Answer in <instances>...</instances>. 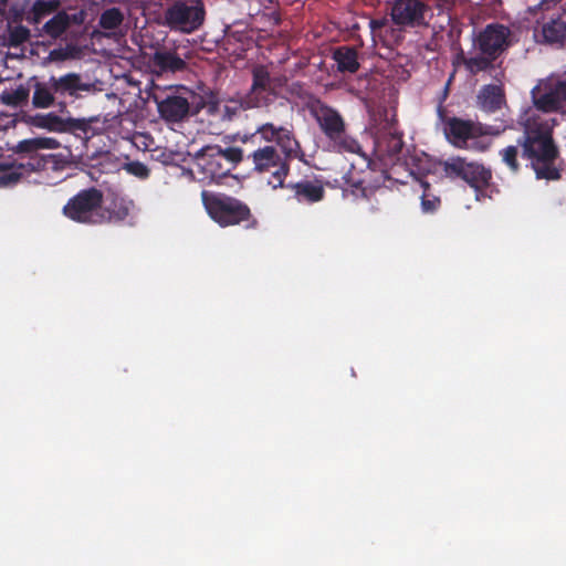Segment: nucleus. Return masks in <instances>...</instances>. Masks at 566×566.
I'll list each match as a JSON object with an SVG mask.
<instances>
[{
	"instance_id": "nucleus-4",
	"label": "nucleus",
	"mask_w": 566,
	"mask_h": 566,
	"mask_svg": "<svg viewBox=\"0 0 566 566\" xmlns=\"http://www.w3.org/2000/svg\"><path fill=\"white\" fill-rule=\"evenodd\" d=\"M254 171L259 174L270 172L272 175L269 185L274 189L282 188L290 171L287 160L276 150L274 146L268 145L254 150L251 156Z\"/></svg>"
},
{
	"instance_id": "nucleus-14",
	"label": "nucleus",
	"mask_w": 566,
	"mask_h": 566,
	"mask_svg": "<svg viewBox=\"0 0 566 566\" xmlns=\"http://www.w3.org/2000/svg\"><path fill=\"white\" fill-rule=\"evenodd\" d=\"M157 108L160 117L168 123H179L185 120L190 114V104L182 96H168L157 102Z\"/></svg>"
},
{
	"instance_id": "nucleus-26",
	"label": "nucleus",
	"mask_w": 566,
	"mask_h": 566,
	"mask_svg": "<svg viewBox=\"0 0 566 566\" xmlns=\"http://www.w3.org/2000/svg\"><path fill=\"white\" fill-rule=\"evenodd\" d=\"M71 24V18L65 12H59L44 24V31L52 38L60 36Z\"/></svg>"
},
{
	"instance_id": "nucleus-5",
	"label": "nucleus",
	"mask_w": 566,
	"mask_h": 566,
	"mask_svg": "<svg viewBox=\"0 0 566 566\" xmlns=\"http://www.w3.org/2000/svg\"><path fill=\"white\" fill-rule=\"evenodd\" d=\"M534 105L538 111L566 112V82L557 77H548L533 90Z\"/></svg>"
},
{
	"instance_id": "nucleus-16",
	"label": "nucleus",
	"mask_w": 566,
	"mask_h": 566,
	"mask_svg": "<svg viewBox=\"0 0 566 566\" xmlns=\"http://www.w3.org/2000/svg\"><path fill=\"white\" fill-rule=\"evenodd\" d=\"M505 104L501 85H485L478 94V105L485 112H494Z\"/></svg>"
},
{
	"instance_id": "nucleus-34",
	"label": "nucleus",
	"mask_w": 566,
	"mask_h": 566,
	"mask_svg": "<svg viewBox=\"0 0 566 566\" xmlns=\"http://www.w3.org/2000/svg\"><path fill=\"white\" fill-rule=\"evenodd\" d=\"M128 169L130 172H133L134 175L140 177V178H146L149 174V170L146 166L142 165V164H138V163H134V164H130L128 166Z\"/></svg>"
},
{
	"instance_id": "nucleus-25",
	"label": "nucleus",
	"mask_w": 566,
	"mask_h": 566,
	"mask_svg": "<svg viewBox=\"0 0 566 566\" xmlns=\"http://www.w3.org/2000/svg\"><path fill=\"white\" fill-rule=\"evenodd\" d=\"M32 125L50 132H64L67 127L66 122L54 113L34 116Z\"/></svg>"
},
{
	"instance_id": "nucleus-28",
	"label": "nucleus",
	"mask_w": 566,
	"mask_h": 566,
	"mask_svg": "<svg viewBox=\"0 0 566 566\" xmlns=\"http://www.w3.org/2000/svg\"><path fill=\"white\" fill-rule=\"evenodd\" d=\"M123 19V13L118 9L111 8L102 13L99 25L103 29L113 30L122 24Z\"/></svg>"
},
{
	"instance_id": "nucleus-29",
	"label": "nucleus",
	"mask_w": 566,
	"mask_h": 566,
	"mask_svg": "<svg viewBox=\"0 0 566 566\" xmlns=\"http://www.w3.org/2000/svg\"><path fill=\"white\" fill-rule=\"evenodd\" d=\"M492 60L490 56H473L465 59L464 64L471 73H476L488 69Z\"/></svg>"
},
{
	"instance_id": "nucleus-23",
	"label": "nucleus",
	"mask_w": 566,
	"mask_h": 566,
	"mask_svg": "<svg viewBox=\"0 0 566 566\" xmlns=\"http://www.w3.org/2000/svg\"><path fill=\"white\" fill-rule=\"evenodd\" d=\"M153 64L160 71H179L185 66V62L176 54L167 51H157L153 55Z\"/></svg>"
},
{
	"instance_id": "nucleus-10",
	"label": "nucleus",
	"mask_w": 566,
	"mask_h": 566,
	"mask_svg": "<svg viewBox=\"0 0 566 566\" xmlns=\"http://www.w3.org/2000/svg\"><path fill=\"white\" fill-rule=\"evenodd\" d=\"M195 166L210 179L224 176L230 171V166L223 163L219 146H207L200 149L193 158Z\"/></svg>"
},
{
	"instance_id": "nucleus-17",
	"label": "nucleus",
	"mask_w": 566,
	"mask_h": 566,
	"mask_svg": "<svg viewBox=\"0 0 566 566\" xmlns=\"http://www.w3.org/2000/svg\"><path fill=\"white\" fill-rule=\"evenodd\" d=\"M317 120L321 128L331 138H337L344 130L342 117L332 108H321L317 113Z\"/></svg>"
},
{
	"instance_id": "nucleus-21",
	"label": "nucleus",
	"mask_w": 566,
	"mask_h": 566,
	"mask_svg": "<svg viewBox=\"0 0 566 566\" xmlns=\"http://www.w3.org/2000/svg\"><path fill=\"white\" fill-rule=\"evenodd\" d=\"M333 59L340 72L355 73L359 67L357 52L349 46H342L334 51Z\"/></svg>"
},
{
	"instance_id": "nucleus-30",
	"label": "nucleus",
	"mask_w": 566,
	"mask_h": 566,
	"mask_svg": "<svg viewBox=\"0 0 566 566\" xmlns=\"http://www.w3.org/2000/svg\"><path fill=\"white\" fill-rule=\"evenodd\" d=\"M221 154L223 157V163L228 164L230 167L231 165L240 163L243 158V151L238 147H229L227 149L221 148Z\"/></svg>"
},
{
	"instance_id": "nucleus-22",
	"label": "nucleus",
	"mask_w": 566,
	"mask_h": 566,
	"mask_svg": "<svg viewBox=\"0 0 566 566\" xmlns=\"http://www.w3.org/2000/svg\"><path fill=\"white\" fill-rule=\"evenodd\" d=\"M54 94L51 78L48 82H36L32 96V104L36 108H49L54 104Z\"/></svg>"
},
{
	"instance_id": "nucleus-27",
	"label": "nucleus",
	"mask_w": 566,
	"mask_h": 566,
	"mask_svg": "<svg viewBox=\"0 0 566 566\" xmlns=\"http://www.w3.org/2000/svg\"><path fill=\"white\" fill-rule=\"evenodd\" d=\"M29 97V91L20 85L18 88L13 91H6L0 95V101L9 106H18L24 102H27Z\"/></svg>"
},
{
	"instance_id": "nucleus-3",
	"label": "nucleus",
	"mask_w": 566,
	"mask_h": 566,
	"mask_svg": "<svg viewBox=\"0 0 566 566\" xmlns=\"http://www.w3.org/2000/svg\"><path fill=\"white\" fill-rule=\"evenodd\" d=\"M103 193L96 188L80 191L63 207L65 217L81 223H101Z\"/></svg>"
},
{
	"instance_id": "nucleus-9",
	"label": "nucleus",
	"mask_w": 566,
	"mask_h": 566,
	"mask_svg": "<svg viewBox=\"0 0 566 566\" xmlns=\"http://www.w3.org/2000/svg\"><path fill=\"white\" fill-rule=\"evenodd\" d=\"M256 134L268 143L275 142L286 160L297 157L301 153V146L293 132L286 127L266 123L256 128Z\"/></svg>"
},
{
	"instance_id": "nucleus-2",
	"label": "nucleus",
	"mask_w": 566,
	"mask_h": 566,
	"mask_svg": "<svg viewBox=\"0 0 566 566\" xmlns=\"http://www.w3.org/2000/svg\"><path fill=\"white\" fill-rule=\"evenodd\" d=\"M209 217L221 227H232L252 218L250 208L237 198L209 191L201 192Z\"/></svg>"
},
{
	"instance_id": "nucleus-32",
	"label": "nucleus",
	"mask_w": 566,
	"mask_h": 566,
	"mask_svg": "<svg viewBox=\"0 0 566 566\" xmlns=\"http://www.w3.org/2000/svg\"><path fill=\"white\" fill-rule=\"evenodd\" d=\"M421 205H422L423 211L432 212L440 205V199L436 196H430L429 193H423Z\"/></svg>"
},
{
	"instance_id": "nucleus-13",
	"label": "nucleus",
	"mask_w": 566,
	"mask_h": 566,
	"mask_svg": "<svg viewBox=\"0 0 566 566\" xmlns=\"http://www.w3.org/2000/svg\"><path fill=\"white\" fill-rule=\"evenodd\" d=\"M426 7L419 0H396L391 17L397 24L415 25L423 21Z\"/></svg>"
},
{
	"instance_id": "nucleus-31",
	"label": "nucleus",
	"mask_w": 566,
	"mask_h": 566,
	"mask_svg": "<svg viewBox=\"0 0 566 566\" xmlns=\"http://www.w3.org/2000/svg\"><path fill=\"white\" fill-rule=\"evenodd\" d=\"M502 156H503V160L509 165V167L513 171H516L517 168H518V165H517V148L514 147V146H509V147H506L503 150Z\"/></svg>"
},
{
	"instance_id": "nucleus-33",
	"label": "nucleus",
	"mask_w": 566,
	"mask_h": 566,
	"mask_svg": "<svg viewBox=\"0 0 566 566\" xmlns=\"http://www.w3.org/2000/svg\"><path fill=\"white\" fill-rule=\"evenodd\" d=\"M269 82V74L264 69H256L254 71V83L253 88L261 87L264 88Z\"/></svg>"
},
{
	"instance_id": "nucleus-24",
	"label": "nucleus",
	"mask_w": 566,
	"mask_h": 566,
	"mask_svg": "<svg viewBox=\"0 0 566 566\" xmlns=\"http://www.w3.org/2000/svg\"><path fill=\"white\" fill-rule=\"evenodd\" d=\"M544 40L549 43L566 40V21L563 18L554 19L543 25Z\"/></svg>"
},
{
	"instance_id": "nucleus-8",
	"label": "nucleus",
	"mask_w": 566,
	"mask_h": 566,
	"mask_svg": "<svg viewBox=\"0 0 566 566\" xmlns=\"http://www.w3.org/2000/svg\"><path fill=\"white\" fill-rule=\"evenodd\" d=\"M203 107L211 117L208 120V129L211 134H219L220 124L232 122L244 109L243 103L238 99L219 101L210 98L205 102Z\"/></svg>"
},
{
	"instance_id": "nucleus-20",
	"label": "nucleus",
	"mask_w": 566,
	"mask_h": 566,
	"mask_svg": "<svg viewBox=\"0 0 566 566\" xmlns=\"http://www.w3.org/2000/svg\"><path fill=\"white\" fill-rule=\"evenodd\" d=\"M298 200L308 202L321 201L324 197V187L319 181H302L292 186Z\"/></svg>"
},
{
	"instance_id": "nucleus-18",
	"label": "nucleus",
	"mask_w": 566,
	"mask_h": 566,
	"mask_svg": "<svg viewBox=\"0 0 566 566\" xmlns=\"http://www.w3.org/2000/svg\"><path fill=\"white\" fill-rule=\"evenodd\" d=\"M133 206L132 200L115 197L105 211L101 210V223L125 220L129 216Z\"/></svg>"
},
{
	"instance_id": "nucleus-7",
	"label": "nucleus",
	"mask_w": 566,
	"mask_h": 566,
	"mask_svg": "<svg viewBox=\"0 0 566 566\" xmlns=\"http://www.w3.org/2000/svg\"><path fill=\"white\" fill-rule=\"evenodd\" d=\"M444 174L450 178H461L468 184L479 187L486 185L491 172L478 163H468L461 157L450 158L441 164Z\"/></svg>"
},
{
	"instance_id": "nucleus-6",
	"label": "nucleus",
	"mask_w": 566,
	"mask_h": 566,
	"mask_svg": "<svg viewBox=\"0 0 566 566\" xmlns=\"http://www.w3.org/2000/svg\"><path fill=\"white\" fill-rule=\"evenodd\" d=\"M203 15V9L198 4L176 2L166 10L165 22L171 29L190 33L201 25Z\"/></svg>"
},
{
	"instance_id": "nucleus-12",
	"label": "nucleus",
	"mask_w": 566,
	"mask_h": 566,
	"mask_svg": "<svg viewBox=\"0 0 566 566\" xmlns=\"http://www.w3.org/2000/svg\"><path fill=\"white\" fill-rule=\"evenodd\" d=\"M510 30L503 25H489L479 36L481 52L491 59L507 48Z\"/></svg>"
},
{
	"instance_id": "nucleus-15",
	"label": "nucleus",
	"mask_w": 566,
	"mask_h": 566,
	"mask_svg": "<svg viewBox=\"0 0 566 566\" xmlns=\"http://www.w3.org/2000/svg\"><path fill=\"white\" fill-rule=\"evenodd\" d=\"M51 84L56 94L75 96L80 91H88L90 84L81 81V76L76 73H69L60 77L51 76Z\"/></svg>"
},
{
	"instance_id": "nucleus-1",
	"label": "nucleus",
	"mask_w": 566,
	"mask_h": 566,
	"mask_svg": "<svg viewBox=\"0 0 566 566\" xmlns=\"http://www.w3.org/2000/svg\"><path fill=\"white\" fill-rule=\"evenodd\" d=\"M525 129L524 155L531 159L538 178L557 179L559 174L554 167L557 148L553 143L549 126L533 112H527L522 122Z\"/></svg>"
},
{
	"instance_id": "nucleus-19",
	"label": "nucleus",
	"mask_w": 566,
	"mask_h": 566,
	"mask_svg": "<svg viewBox=\"0 0 566 566\" xmlns=\"http://www.w3.org/2000/svg\"><path fill=\"white\" fill-rule=\"evenodd\" d=\"M60 147V143L51 137H35L31 139H24L18 143L13 147L15 154H31L42 149H56Z\"/></svg>"
},
{
	"instance_id": "nucleus-11",
	"label": "nucleus",
	"mask_w": 566,
	"mask_h": 566,
	"mask_svg": "<svg viewBox=\"0 0 566 566\" xmlns=\"http://www.w3.org/2000/svg\"><path fill=\"white\" fill-rule=\"evenodd\" d=\"M483 134L484 129L479 123L457 117L450 118L447 122L446 135L455 147L462 148L469 139L476 138Z\"/></svg>"
}]
</instances>
